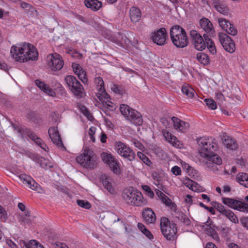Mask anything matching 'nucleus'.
I'll return each mask as SVG.
<instances>
[{"mask_svg": "<svg viewBox=\"0 0 248 248\" xmlns=\"http://www.w3.org/2000/svg\"><path fill=\"white\" fill-rule=\"evenodd\" d=\"M73 71L76 75H78V73L81 72V71H84L81 66L78 64L73 63L72 66Z\"/></svg>", "mask_w": 248, "mask_h": 248, "instance_id": "obj_51", "label": "nucleus"}, {"mask_svg": "<svg viewBox=\"0 0 248 248\" xmlns=\"http://www.w3.org/2000/svg\"><path fill=\"white\" fill-rule=\"evenodd\" d=\"M26 118L30 121H34L37 118V114L33 111L28 110Z\"/></svg>", "mask_w": 248, "mask_h": 248, "instance_id": "obj_48", "label": "nucleus"}, {"mask_svg": "<svg viewBox=\"0 0 248 248\" xmlns=\"http://www.w3.org/2000/svg\"><path fill=\"white\" fill-rule=\"evenodd\" d=\"M205 39L206 47H207L210 52L212 54H215L217 53V49L215 43L211 37H208L207 36L204 35Z\"/></svg>", "mask_w": 248, "mask_h": 248, "instance_id": "obj_33", "label": "nucleus"}, {"mask_svg": "<svg viewBox=\"0 0 248 248\" xmlns=\"http://www.w3.org/2000/svg\"><path fill=\"white\" fill-rule=\"evenodd\" d=\"M236 181L241 185L248 187V174L244 172H240L237 174Z\"/></svg>", "mask_w": 248, "mask_h": 248, "instance_id": "obj_34", "label": "nucleus"}, {"mask_svg": "<svg viewBox=\"0 0 248 248\" xmlns=\"http://www.w3.org/2000/svg\"><path fill=\"white\" fill-rule=\"evenodd\" d=\"M181 91L188 98H191L194 95L195 91L188 85H184L182 87Z\"/></svg>", "mask_w": 248, "mask_h": 248, "instance_id": "obj_37", "label": "nucleus"}, {"mask_svg": "<svg viewBox=\"0 0 248 248\" xmlns=\"http://www.w3.org/2000/svg\"><path fill=\"white\" fill-rule=\"evenodd\" d=\"M35 85L44 93L47 94L50 96H54L56 95L55 92L50 88L48 84H46L44 82L39 79H36L34 81Z\"/></svg>", "mask_w": 248, "mask_h": 248, "instance_id": "obj_21", "label": "nucleus"}, {"mask_svg": "<svg viewBox=\"0 0 248 248\" xmlns=\"http://www.w3.org/2000/svg\"><path fill=\"white\" fill-rule=\"evenodd\" d=\"M223 144L227 148L232 150H236L238 148L236 140L226 135L223 136Z\"/></svg>", "mask_w": 248, "mask_h": 248, "instance_id": "obj_26", "label": "nucleus"}, {"mask_svg": "<svg viewBox=\"0 0 248 248\" xmlns=\"http://www.w3.org/2000/svg\"><path fill=\"white\" fill-rule=\"evenodd\" d=\"M171 171L175 175H179L181 174V170L180 167L175 166L172 168Z\"/></svg>", "mask_w": 248, "mask_h": 248, "instance_id": "obj_53", "label": "nucleus"}, {"mask_svg": "<svg viewBox=\"0 0 248 248\" xmlns=\"http://www.w3.org/2000/svg\"><path fill=\"white\" fill-rule=\"evenodd\" d=\"M225 204L233 207L234 209L244 212H248V203L247 202H223Z\"/></svg>", "mask_w": 248, "mask_h": 248, "instance_id": "obj_29", "label": "nucleus"}, {"mask_svg": "<svg viewBox=\"0 0 248 248\" xmlns=\"http://www.w3.org/2000/svg\"><path fill=\"white\" fill-rule=\"evenodd\" d=\"M96 128L94 126H92L90 128L89 130V134L90 136V139L92 140L93 142H95V138L94 137V135L95 133Z\"/></svg>", "mask_w": 248, "mask_h": 248, "instance_id": "obj_52", "label": "nucleus"}, {"mask_svg": "<svg viewBox=\"0 0 248 248\" xmlns=\"http://www.w3.org/2000/svg\"><path fill=\"white\" fill-rule=\"evenodd\" d=\"M162 134L166 141L174 147H179L180 141L175 136L166 129L162 130Z\"/></svg>", "mask_w": 248, "mask_h": 248, "instance_id": "obj_23", "label": "nucleus"}, {"mask_svg": "<svg viewBox=\"0 0 248 248\" xmlns=\"http://www.w3.org/2000/svg\"><path fill=\"white\" fill-rule=\"evenodd\" d=\"M31 140L34 141V142L37 144L39 147H40L42 149H43L45 151H48V147L47 145L43 142V141L41 140V138H39L37 136L36 134H35Z\"/></svg>", "mask_w": 248, "mask_h": 248, "instance_id": "obj_38", "label": "nucleus"}, {"mask_svg": "<svg viewBox=\"0 0 248 248\" xmlns=\"http://www.w3.org/2000/svg\"><path fill=\"white\" fill-rule=\"evenodd\" d=\"M197 143L201 149V155L204 157L215 152L218 149V145L215 139L200 138L197 139Z\"/></svg>", "mask_w": 248, "mask_h": 248, "instance_id": "obj_4", "label": "nucleus"}, {"mask_svg": "<svg viewBox=\"0 0 248 248\" xmlns=\"http://www.w3.org/2000/svg\"><path fill=\"white\" fill-rule=\"evenodd\" d=\"M18 207L20 210L25 211V215L26 217L30 216V212L25 210V206L22 202H18Z\"/></svg>", "mask_w": 248, "mask_h": 248, "instance_id": "obj_54", "label": "nucleus"}, {"mask_svg": "<svg viewBox=\"0 0 248 248\" xmlns=\"http://www.w3.org/2000/svg\"><path fill=\"white\" fill-rule=\"evenodd\" d=\"M94 82L96 85V89L98 90V93H96L97 97L100 101L103 100L104 99H108L109 95L105 91L102 78L100 77L95 78Z\"/></svg>", "mask_w": 248, "mask_h": 248, "instance_id": "obj_15", "label": "nucleus"}, {"mask_svg": "<svg viewBox=\"0 0 248 248\" xmlns=\"http://www.w3.org/2000/svg\"><path fill=\"white\" fill-rule=\"evenodd\" d=\"M48 65L54 71L61 70L63 66V61L62 57L57 53L47 56Z\"/></svg>", "mask_w": 248, "mask_h": 248, "instance_id": "obj_12", "label": "nucleus"}, {"mask_svg": "<svg viewBox=\"0 0 248 248\" xmlns=\"http://www.w3.org/2000/svg\"><path fill=\"white\" fill-rule=\"evenodd\" d=\"M77 76L84 84H86L87 83L88 79L87 78L86 73L85 71H81V72L78 73V74L77 75Z\"/></svg>", "mask_w": 248, "mask_h": 248, "instance_id": "obj_50", "label": "nucleus"}, {"mask_svg": "<svg viewBox=\"0 0 248 248\" xmlns=\"http://www.w3.org/2000/svg\"><path fill=\"white\" fill-rule=\"evenodd\" d=\"M219 40L224 49L231 53L235 50L234 43L232 38L226 33H219L218 34Z\"/></svg>", "mask_w": 248, "mask_h": 248, "instance_id": "obj_13", "label": "nucleus"}, {"mask_svg": "<svg viewBox=\"0 0 248 248\" xmlns=\"http://www.w3.org/2000/svg\"><path fill=\"white\" fill-rule=\"evenodd\" d=\"M37 244L36 241L31 240L28 243L24 242L23 243V247L25 248H35Z\"/></svg>", "mask_w": 248, "mask_h": 248, "instance_id": "obj_49", "label": "nucleus"}, {"mask_svg": "<svg viewBox=\"0 0 248 248\" xmlns=\"http://www.w3.org/2000/svg\"><path fill=\"white\" fill-rule=\"evenodd\" d=\"M131 116L133 117V119L130 120L131 123L136 125H141L142 124L143 119L142 115L139 112L135 110L134 115H132Z\"/></svg>", "mask_w": 248, "mask_h": 248, "instance_id": "obj_36", "label": "nucleus"}, {"mask_svg": "<svg viewBox=\"0 0 248 248\" xmlns=\"http://www.w3.org/2000/svg\"><path fill=\"white\" fill-rule=\"evenodd\" d=\"M78 205L85 209H90L91 207L90 202H77Z\"/></svg>", "mask_w": 248, "mask_h": 248, "instance_id": "obj_57", "label": "nucleus"}, {"mask_svg": "<svg viewBox=\"0 0 248 248\" xmlns=\"http://www.w3.org/2000/svg\"><path fill=\"white\" fill-rule=\"evenodd\" d=\"M38 162L42 168L46 170L52 168L53 167L51 163L49 162L48 160L43 157H41L40 159H39Z\"/></svg>", "mask_w": 248, "mask_h": 248, "instance_id": "obj_41", "label": "nucleus"}, {"mask_svg": "<svg viewBox=\"0 0 248 248\" xmlns=\"http://www.w3.org/2000/svg\"><path fill=\"white\" fill-rule=\"evenodd\" d=\"M207 106L211 109L214 110L217 108V104L214 100L212 99H205L204 100Z\"/></svg>", "mask_w": 248, "mask_h": 248, "instance_id": "obj_47", "label": "nucleus"}, {"mask_svg": "<svg viewBox=\"0 0 248 248\" xmlns=\"http://www.w3.org/2000/svg\"><path fill=\"white\" fill-rule=\"evenodd\" d=\"M142 217L145 222L147 224L154 223L156 220L155 213L151 208H147L143 210Z\"/></svg>", "mask_w": 248, "mask_h": 248, "instance_id": "obj_24", "label": "nucleus"}, {"mask_svg": "<svg viewBox=\"0 0 248 248\" xmlns=\"http://www.w3.org/2000/svg\"><path fill=\"white\" fill-rule=\"evenodd\" d=\"M170 34L173 44L177 48H184L187 46L188 40L186 32L179 25L172 26Z\"/></svg>", "mask_w": 248, "mask_h": 248, "instance_id": "obj_2", "label": "nucleus"}, {"mask_svg": "<svg viewBox=\"0 0 248 248\" xmlns=\"http://www.w3.org/2000/svg\"><path fill=\"white\" fill-rule=\"evenodd\" d=\"M97 156L95 153L89 148H85L83 152L77 156L76 161L84 168L93 169L97 165Z\"/></svg>", "mask_w": 248, "mask_h": 248, "instance_id": "obj_3", "label": "nucleus"}, {"mask_svg": "<svg viewBox=\"0 0 248 248\" xmlns=\"http://www.w3.org/2000/svg\"><path fill=\"white\" fill-rule=\"evenodd\" d=\"M84 3L87 8H90L94 11L98 10L102 6V2L97 0H86Z\"/></svg>", "mask_w": 248, "mask_h": 248, "instance_id": "obj_32", "label": "nucleus"}, {"mask_svg": "<svg viewBox=\"0 0 248 248\" xmlns=\"http://www.w3.org/2000/svg\"><path fill=\"white\" fill-rule=\"evenodd\" d=\"M132 142L136 147L139 148L141 150L144 149V148L143 145L136 139H133L132 140Z\"/></svg>", "mask_w": 248, "mask_h": 248, "instance_id": "obj_55", "label": "nucleus"}, {"mask_svg": "<svg viewBox=\"0 0 248 248\" xmlns=\"http://www.w3.org/2000/svg\"><path fill=\"white\" fill-rule=\"evenodd\" d=\"M192 43L195 48L199 51H202L206 48L205 39L196 30H191L189 32Z\"/></svg>", "mask_w": 248, "mask_h": 248, "instance_id": "obj_11", "label": "nucleus"}, {"mask_svg": "<svg viewBox=\"0 0 248 248\" xmlns=\"http://www.w3.org/2000/svg\"><path fill=\"white\" fill-rule=\"evenodd\" d=\"M21 182L26 185L27 186L33 190H38L40 186L30 176L26 174H21L18 176Z\"/></svg>", "mask_w": 248, "mask_h": 248, "instance_id": "obj_18", "label": "nucleus"}, {"mask_svg": "<svg viewBox=\"0 0 248 248\" xmlns=\"http://www.w3.org/2000/svg\"><path fill=\"white\" fill-rule=\"evenodd\" d=\"M100 180L102 181L104 187L110 193L114 192V189L112 185L113 183L112 179L109 176L106 174H102L100 176Z\"/></svg>", "mask_w": 248, "mask_h": 248, "instance_id": "obj_22", "label": "nucleus"}, {"mask_svg": "<svg viewBox=\"0 0 248 248\" xmlns=\"http://www.w3.org/2000/svg\"><path fill=\"white\" fill-rule=\"evenodd\" d=\"M6 213L4 209L0 205V218H5Z\"/></svg>", "mask_w": 248, "mask_h": 248, "instance_id": "obj_63", "label": "nucleus"}, {"mask_svg": "<svg viewBox=\"0 0 248 248\" xmlns=\"http://www.w3.org/2000/svg\"><path fill=\"white\" fill-rule=\"evenodd\" d=\"M212 205L215 208V209L223 215L228 210L226 207H225L221 203L219 202H213Z\"/></svg>", "mask_w": 248, "mask_h": 248, "instance_id": "obj_43", "label": "nucleus"}, {"mask_svg": "<svg viewBox=\"0 0 248 248\" xmlns=\"http://www.w3.org/2000/svg\"><path fill=\"white\" fill-rule=\"evenodd\" d=\"M205 248H217L216 246L212 243H208Z\"/></svg>", "mask_w": 248, "mask_h": 248, "instance_id": "obj_64", "label": "nucleus"}, {"mask_svg": "<svg viewBox=\"0 0 248 248\" xmlns=\"http://www.w3.org/2000/svg\"><path fill=\"white\" fill-rule=\"evenodd\" d=\"M123 199L130 202H142L143 196L142 193L138 189L130 187L125 189L122 194Z\"/></svg>", "mask_w": 248, "mask_h": 248, "instance_id": "obj_10", "label": "nucleus"}, {"mask_svg": "<svg viewBox=\"0 0 248 248\" xmlns=\"http://www.w3.org/2000/svg\"><path fill=\"white\" fill-rule=\"evenodd\" d=\"M55 248H69V247L64 243L61 242H56L54 245Z\"/></svg>", "mask_w": 248, "mask_h": 248, "instance_id": "obj_59", "label": "nucleus"}, {"mask_svg": "<svg viewBox=\"0 0 248 248\" xmlns=\"http://www.w3.org/2000/svg\"><path fill=\"white\" fill-rule=\"evenodd\" d=\"M10 53L16 61L20 62L36 60L38 55L36 48L32 44L28 43H24L20 46H13Z\"/></svg>", "mask_w": 248, "mask_h": 248, "instance_id": "obj_1", "label": "nucleus"}, {"mask_svg": "<svg viewBox=\"0 0 248 248\" xmlns=\"http://www.w3.org/2000/svg\"><path fill=\"white\" fill-rule=\"evenodd\" d=\"M224 215L226 216L232 222L234 223H238V219L237 217L232 211L228 210L224 214Z\"/></svg>", "mask_w": 248, "mask_h": 248, "instance_id": "obj_42", "label": "nucleus"}, {"mask_svg": "<svg viewBox=\"0 0 248 248\" xmlns=\"http://www.w3.org/2000/svg\"><path fill=\"white\" fill-rule=\"evenodd\" d=\"M141 187L146 196L151 198H153L154 197V193L149 186L148 185H142Z\"/></svg>", "mask_w": 248, "mask_h": 248, "instance_id": "obj_44", "label": "nucleus"}, {"mask_svg": "<svg viewBox=\"0 0 248 248\" xmlns=\"http://www.w3.org/2000/svg\"><path fill=\"white\" fill-rule=\"evenodd\" d=\"M64 80L70 91L77 98L80 99L84 96V88L76 77L68 75L65 77Z\"/></svg>", "mask_w": 248, "mask_h": 248, "instance_id": "obj_6", "label": "nucleus"}, {"mask_svg": "<svg viewBox=\"0 0 248 248\" xmlns=\"http://www.w3.org/2000/svg\"><path fill=\"white\" fill-rule=\"evenodd\" d=\"M196 58L198 62L204 65H208L210 62L209 57L204 53L199 52L197 53Z\"/></svg>", "mask_w": 248, "mask_h": 248, "instance_id": "obj_35", "label": "nucleus"}, {"mask_svg": "<svg viewBox=\"0 0 248 248\" xmlns=\"http://www.w3.org/2000/svg\"><path fill=\"white\" fill-rule=\"evenodd\" d=\"M101 157L103 161L107 164L111 170L116 174H119L120 172L119 163L115 157L111 153L103 152L101 154Z\"/></svg>", "mask_w": 248, "mask_h": 248, "instance_id": "obj_9", "label": "nucleus"}, {"mask_svg": "<svg viewBox=\"0 0 248 248\" xmlns=\"http://www.w3.org/2000/svg\"><path fill=\"white\" fill-rule=\"evenodd\" d=\"M6 243L11 248H18L16 243L11 240H7Z\"/></svg>", "mask_w": 248, "mask_h": 248, "instance_id": "obj_62", "label": "nucleus"}, {"mask_svg": "<svg viewBox=\"0 0 248 248\" xmlns=\"http://www.w3.org/2000/svg\"><path fill=\"white\" fill-rule=\"evenodd\" d=\"M130 20L133 23L139 22L141 16V13L140 9L136 7H132L129 10Z\"/></svg>", "mask_w": 248, "mask_h": 248, "instance_id": "obj_28", "label": "nucleus"}, {"mask_svg": "<svg viewBox=\"0 0 248 248\" xmlns=\"http://www.w3.org/2000/svg\"><path fill=\"white\" fill-rule=\"evenodd\" d=\"M209 161H212L213 163L217 165H220L222 163V159L220 157L215 154V152L213 154H211L208 156L206 157Z\"/></svg>", "mask_w": 248, "mask_h": 248, "instance_id": "obj_39", "label": "nucleus"}, {"mask_svg": "<svg viewBox=\"0 0 248 248\" xmlns=\"http://www.w3.org/2000/svg\"><path fill=\"white\" fill-rule=\"evenodd\" d=\"M223 201L222 202H243L244 199H231V198H223L222 199Z\"/></svg>", "mask_w": 248, "mask_h": 248, "instance_id": "obj_61", "label": "nucleus"}, {"mask_svg": "<svg viewBox=\"0 0 248 248\" xmlns=\"http://www.w3.org/2000/svg\"><path fill=\"white\" fill-rule=\"evenodd\" d=\"M171 121L174 128L179 132L185 133L190 126L188 123L183 121L175 116L171 118Z\"/></svg>", "mask_w": 248, "mask_h": 248, "instance_id": "obj_17", "label": "nucleus"}, {"mask_svg": "<svg viewBox=\"0 0 248 248\" xmlns=\"http://www.w3.org/2000/svg\"><path fill=\"white\" fill-rule=\"evenodd\" d=\"M160 226L164 236L169 240H174L177 237V228L174 223H171L168 218L163 217L160 219Z\"/></svg>", "mask_w": 248, "mask_h": 248, "instance_id": "obj_5", "label": "nucleus"}, {"mask_svg": "<svg viewBox=\"0 0 248 248\" xmlns=\"http://www.w3.org/2000/svg\"><path fill=\"white\" fill-rule=\"evenodd\" d=\"M115 150L118 155L129 161H132L135 158L136 155L133 150L121 141L115 142Z\"/></svg>", "mask_w": 248, "mask_h": 248, "instance_id": "obj_8", "label": "nucleus"}, {"mask_svg": "<svg viewBox=\"0 0 248 248\" xmlns=\"http://www.w3.org/2000/svg\"><path fill=\"white\" fill-rule=\"evenodd\" d=\"M184 184L193 191L200 192L202 190V188L200 185L188 178H186L184 181Z\"/></svg>", "mask_w": 248, "mask_h": 248, "instance_id": "obj_30", "label": "nucleus"}, {"mask_svg": "<svg viewBox=\"0 0 248 248\" xmlns=\"http://www.w3.org/2000/svg\"><path fill=\"white\" fill-rule=\"evenodd\" d=\"M120 110L125 118L130 121L133 119L131 116L134 115L136 110L131 108L127 105L121 104L120 106Z\"/></svg>", "mask_w": 248, "mask_h": 248, "instance_id": "obj_27", "label": "nucleus"}, {"mask_svg": "<svg viewBox=\"0 0 248 248\" xmlns=\"http://www.w3.org/2000/svg\"><path fill=\"white\" fill-rule=\"evenodd\" d=\"M212 3L215 9L219 13L224 15L229 13V10L226 4L219 0H212Z\"/></svg>", "mask_w": 248, "mask_h": 248, "instance_id": "obj_25", "label": "nucleus"}, {"mask_svg": "<svg viewBox=\"0 0 248 248\" xmlns=\"http://www.w3.org/2000/svg\"><path fill=\"white\" fill-rule=\"evenodd\" d=\"M165 205L170 207L171 211V215L174 217V220L178 223H182L185 225H189L191 223L190 220L187 216L177 208L175 202H163Z\"/></svg>", "mask_w": 248, "mask_h": 248, "instance_id": "obj_7", "label": "nucleus"}, {"mask_svg": "<svg viewBox=\"0 0 248 248\" xmlns=\"http://www.w3.org/2000/svg\"><path fill=\"white\" fill-rule=\"evenodd\" d=\"M23 133L28 136L31 139L35 134L30 129L26 128L23 129Z\"/></svg>", "mask_w": 248, "mask_h": 248, "instance_id": "obj_56", "label": "nucleus"}, {"mask_svg": "<svg viewBox=\"0 0 248 248\" xmlns=\"http://www.w3.org/2000/svg\"><path fill=\"white\" fill-rule=\"evenodd\" d=\"M206 225L207 226L206 231L207 234L210 235L215 240L218 241L219 238L215 226L210 223L209 224L208 221L206 222Z\"/></svg>", "mask_w": 248, "mask_h": 248, "instance_id": "obj_31", "label": "nucleus"}, {"mask_svg": "<svg viewBox=\"0 0 248 248\" xmlns=\"http://www.w3.org/2000/svg\"><path fill=\"white\" fill-rule=\"evenodd\" d=\"M218 21L220 26L226 33L232 36H235L237 34V29L229 21L224 18H219Z\"/></svg>", "mask_w": 248, "mask_h": 248, "instance_id": "obj_16", "label": "nucleus"}, {"mask_svg": "<svg viewBox=\"0 0 248 248\" xmlns=\"http://www.w3.org/2000/svg\"><path fill=\"white\" fill-rule=\"evenodd\" d=\"M111 89V90L116 93L121 94L122 93L121 90L120 89L119 87L116 85L114 84Z\"/></svg>", "mask_w": 248, "mask_h": 248, "instance_id": "obj_60", "label": "nucleus"}, {"mask_svg": "<svg viewBox=\"0 0 248 248\" xmlns=\"http://www.w3.org/2000/svg\"><path fill=\"white\" fill-rule=\"evenodd\" d=\"M138 156L147 165L150 166L151 162L149 158L143 153L140 152L137 153Z\"/></svg>", "mask_w": 248, "mask_h": 248, "instance_id": "obj_45", "label": "nucleus"}, {"mask_svg": "<svg viewBox=\"0 0 248 248\" xmlns=\"http://www.w3.org/2000/svg\"><path fill=\"white\" fill-rule=\"evenodd\" d=\"M155 192L159 199L162 200V202H168V200H169V202H171L170 200L159 189H156Z\"/></svg>", "mask_w": 248, "mask_h": 248, "instance_id": "obj_46", "label": "nucleus"}, {"mask_svg": "<svg viewBox=\"0 0 248 248\" xmlns=\"http://www.w3.org/2000/svg\"><path fill=\"white\" fill-rule=\"evenodd\" d=\"M241 223L244 227L248 229V217H243L241 218Z\"/></svg>", "mask_w": 248, "mask_h": 248, "instance_id": "obj_58", "label": "nucleus"}, {"mask_svg": "<svg viewBox=\"0 0 248 248\" xmlns=\"http://www.w3.org/2000/svg\"><path fill=\"white\" fill-rule=\"evenodd\" d=\"M168 37L165 28H162L156 31H154L152 35V40L157 45L162 46L165 44L166 38Z\"/></svg>", "mask_w": 248, "mask_h": 248, "instance_id": "obj_14", "label": "nucleus"}, {"mask_svg": "<svg viewBox=\"0 0 248 248\" xmlns=\"http://www.w3.org/2000/svg\"><path fill=\"white\" fill-rule=\"evenodd\" d=\"M138 227L139 229L149 239L152 240L154 237L151 232L146 228L145 226L141 223H138Z\"/></svg>", "mask_w": 248, "mask_h": 248, "instance_id": "obj_40", "label": "nucleus"}, {"mask_svg": "<svg viewBox=\"0 0 248 248\" xmlns=\"http://www.w3.org/2000/svg\"><path fill=\"white\" fill-rule=\"evenodd\" d=\"M200 25L205 32L203 34V37L204 35L207 36L208 37H211L214 35L215 31L213 26L209 19L206 18L202 19L200 20Z\"/></svg>", "mask_w": 248, "mask_h": 248, "instance_id": "obj_20", "label": "nucleus"}, {"mask_svg": "<svg viewBox=\"0 0 248 248\" xmlns=\"http://www.w3.org/2000/svg\"><path fill=\"white\" fill-rule=\"evenodd\" d=\"M48 133L50 138L55 144L59 148H65L57 127L49 128Z\"/></svg>", "mask_w": 248, "mask_h": 248, "instance_id": "obj_19", "label": "nucleus"}]
</instances>
